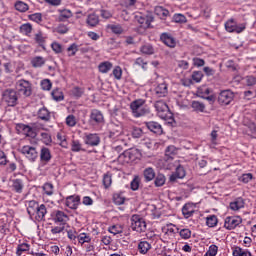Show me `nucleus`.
<instances>
[{"label": "nucleus", "mask_w": 256, "mask_h": 256, "mask_svg": "<svg viewBox=\"0 0 256 256\" xmlns=\"http://www.w3.org/2000/svg\"><path fill=\"white\" fill-rule=\"evenodd\" d=\"M130 228L136 233H145L147 231V222L139 215L134 214L130 218Z\"/></svg>", "instance_id": "7ed1b4c3"}, {"label": "nucleus", "mask_w": 256, "mask_h": 256, "mask_svg": "<svg viewBox=\"0 0 256 256\" xmlns=\"http://www.w3.org/2000/svg\"><path fill=\"white\" fill-rule=\"evenodd\" d=\"M243 223V219L241 216H228L224 220V227L228 231H232V229H236Z\"/></svg>", "instance_id": "1a4fd4ad"}, {"label": "nucleus", "mask_w": 256, "mask_h": 256, "mask_svg": "<svg viewBox=\"0 0 256 256\" xmlns=\"http://www.w3.org/2000/svg\"><path fill=\"white\" fill-rule=\"evenodd\" d=\"M225 29L228 33H243L245 29H247V25L245 23L238 24L234 19H230L225 23Z\"/></svg>", "instance_id": "0eeeda50"}, {"label": "nucleus", "mask_w": 256, "mask_h": 256, "mask_svg": "<svg viewBox=\"0 0 256 256\" xmlns=\"http://www.w3.org/2000/svg\"><path fill=\"white\" fill-rule=\"evenodd\" d=\"M143 175H144L145 181L149 183V181H153V179H155V170L151 167H148L144 170Z\"/></svg>", "instance_id": "f704fd0d"}, {"label": "nucleus", "mask_w": 256, "mask_h": 256, "mask_svg": "<svg viewBox=\"0 0 256 256\" xmlns=\"http://www.w3.org/2000/svg\"><path fill=\"white\" fill-rule=\"evenodd\" d=\"M31 249V245L27 243L18 244L16 248V256H21L23 253H27Z\"/></svg>", "instance_id": "7c9ffc66"}, {"label": "nucleus", "mask_w": 256, "mask_h": 256, "mask_svg": "<svg viewBox=\"0 0 256 256\" xmlns=\"http://www.w3.org/2000/svg\"><path fill=\"white\" fill-rule=\"evenodd\" d=\"M16 91L19 93V95H24V97H31V93H33L31 82L23 79L19 80L16 82Z\"/></svg>", "instance_id": "39448f33"}, {"label": "nucleus", "mask_w": 256, "mask_h": 256, "mask_svg": "<svg viewBox=\"0 0 256 256\" xmlns=\"http://www.w3.org/2000/svg\"><path fill=\"white\" fill-rule=\"evenodd\" d=\"M165 175L158 174L154 180L155 187H163L165 185Z\"/></svg>", "instance_id": "de8ad7c7"}, {"label": "nucleus", "mask_w": 256, "mask_h": 256, "mask_svg": "<svg viewBox=\"0 0 256 256\" xmlns=\"http://www.w3.org/2000/svg\"><path fill=\"white\" fill-rule=\"evenodd\" d=\"M229 207L231 211H240V209L245 208V200L242 197H238L230 202Z\"/></svg>", "instance_id": "6ab92c4d"}, {"label": "nucleus", "mask_w": 256, "mask_h": 256, "mask_svg": "<svg viewBox=\"0 0 256 256\" xmlns=\"http://www.w3.org/2000/svg\"><path fill=\"white\" fill-rule=\"evenodd\" d=\"M185 175H186L185 168H183V166L181 165H178L176 167L175 173H173L170 176V181H177V179H184Z\"/></svg>", "instance_id": "5701e85b"}, {"label": "nucleus", "mask_w": 256, "mask_h": 256, "mask_svg": "<svg viewBox=\"0 0 256 256\" xmlns=\"http://www.w3.org/2000/svg\"><path fill=\"white\" fill-rule=\"evenodd\" d=\"M2 99L3 102L8 105V107H15L19 98L17 97V91L8 89L4 91Z\"/></svg>", "instance_id": "6e6552de"}, {"label": "nucleus", "mask_w": 256, "mask_h": 256, "mask_svg": "<svg viewBox=\"0 0 256 256\" xmlns=\"http://www.w3.org/2000/svg\"><path fill=\"white\" fill-rule=\"evenodd\" d=\"M46 59L41 57V56H36L34 58H32L31 60V64H32V67H35V68H39V67H43L46 63Z\"/></svg>", "instance_id": "2f4dec72"}, {"label": "nucleus", "mask_w": 256, "mask_h": 256, "mask_svg": "<svg viewBox=\"0 0 256 256\" xmlns=\"http://www.w3.org/2000/svg\"><path fill=\"white\" fill-rule=\"evenodd\" d=\"M73 17V12L69 9L60 10L59 19L60 21H65V19H71Z\"/></svg>", "instance_id": "37998d69"}, {"label": "nucleus", "mask_w": 256, "mask_h": 256, "mask_svg": "<svg viewBox=\"0 0 256 256\" xmlns=\"http://www.w3.org/2000/svg\"><path fill=\"white\" fill-rule=\"evenodd\" d=\"M155 13L161 17V19H165V17H169V10L163 8L162 6H158L155 8Z\"/></svg>", "instance_id": "c03bdc74"}, {"label": "nucleus", "mask_w": 256, "mask_h": 256, "mask_svg": "<svg viewBox=\"0 0 256 256\" xmlns=\"http://www.w3.org/2000/svg\"><path fill=\"white\" fill-rule=\"evenodd\" d=\"M53 189H54L53 185L49 182L43 185V191L45 195H48V197H51V195H53Z\"/></svg>", "instance_id": "603ef678"}, {"label": "nucleus", "mask_w": 256, "mask_h": 256, "mask_svg": "<svg viewBox=\"0 0 256 256\" xmlns=\"http://www.w3.org/2000/svg\"><path fill=\"white\" fill-rule=\"evenodd\" d=\"M198 93H199L200 97L205 99V97H207V95L211 94V89L207 86H204V87H201L198 89Z\"/></svg>", "instance_id": "5fc2aeb1"}, {"label": "nucleus", "mask_w": 256, "mask_h": 256, "mask_svg": "<svg viewBox=\"0 0 256 256\" xmlns=\"http://www.w3.org/2000/svg\"><path fill=\"white\" fill-rule=\"evenodd\" d=\"M51 96L54 101H63V99H65L63 91H61V89L59 88L54 89L51 93Z\"/></svg>", "instance_id": "58836bf2"}, {"label": "nucleus", "mask_w": 256, "mask_h": 256, "mask_svg": "<svg viewBox=\"0 0 256 256\" xmlns=\"http://www.w3.org/2000/svg\"><path fill=\"white\" fill-rule=\"evenodd\" d=\"M109 137L111 139H117V141H125V132L123 131V124L112 123L110 124V134Z\"/></svg>", "instance_id": "20e7f679"}, {"label": "nucleus", "mask_w": 256, "mask_h": 256, "mask_svg": "<svg viewBox=\"0 0 256 256\" xmlns=\"http://www.w3.org/2000/svg\"><path fill=\"white\" fill-rule=\"evenodd\" d=\"M155 93L157 97H165V95L168 93L167 83L162 82L158 84L155 88Z\"/></svg>", "instance_id": "b1692460"}, {"label": "nucleus", "mask_w": 256, "mask_h": 256, "mask_svg": "<svg viewBox=\"0 0 256 256\" xmlns=\"http://www.w3.org/2000/svg\"><path fill=\"white\" fill-rule=\"evenodd\" d=\"M135 18L142 29H149L151 27V22L154 21L153 16H145L141 14L136 15Z\"/></svg>", "instance_id": "f8f14e48"}, {"label": "nucleus", "mask_w": 256, "mask_h": 256, "mask_svg": "<svg viewBox=\"0 0 256 256\" xmlns=\"http://www.w3.org/2000/svg\"><path fill=\"white\" fill-rule=\"evenodd\" d=\"M45 215H47V208L45 207V204H41L38 205L33 215V219L36 221H43V219H45Z\"/></svg>", "instance_id": "a211bd4d"}, {"label": "nucleus", "mask_w": 256, "mask_h": 256, "mask_svg": "<svg viewBox=\"0 0 256 256\" xmlns=\"http://www.w3.org/2000/svg\"><path fill=\"white\" fill-rule=\"evenodd\" d=\"M84 142L86 145H90V147H97L101 143V138L97 134H85Z\"/></svg>", "instance_id": "f3484780"}, {"label": "nucleus", "mask_w": 256, "mask_h": 256, "mask_svg": "<svg viewBox=\"0 0 256 256\" xmlns=\"http://www.w3.org/2000/svg\"><path fill=\"white\" fill-rule=\"evenodd\" d=\"M217 223H219V219L215 215H209L206 217V225L207 227L213 228L217 227Z\"/></svg>", "instance_id": "4c0bfd02"}, {"label": "nucleus", "mask_w": 256, "mask_h": 256, "mask_svg": "<svg viewBox=\"0 0 256 256\" xmlns=\"http://www.w3.org/2000/svg\"><path fill=\"white\" fill-rule=\"evenodd\" d=\"M83 247L88 255H95V244L93 242H88Z\"/></svg>", "instance_id": "8fccbe9b"}, {"label": "nucleus", "mask_w": 256, "mask_h": 256, "mask_svg": "<svg viewBox=\"0 0 256 256\" xmlns=\"http://www.w3.org/2000/svg\"><path fill=\"white\" fill-rule=\"evenodd\" d=\"M181 239H191V230L189 228H182L178 230Z\"/></svg>", "instance_id": "49530a36"}, {"label": "nucleus", "mask_w": 256, "mask_h": 256, "mask_svg": "<svg viewBox=\"0 0 256 256\" xmlns=\"http://www.w3.org/2000/svg\"><path fill=\"white\" fill-rule=\"evenodd\" d=\"M53 221L54 223H60V225H66L67 221H69V215L61 210H57L54 212Z\"/></svg>", "instance_id": "4468645a"}, {"label": "nucleus", "mask_w": 256, "mask_h": 256, "mask_svg": "<svg viewBox=\"0 0 256 256\" xmlns=\"http://www.w3.org/2000/svg\"><path fill=\"white\" fill-rule=\"evenodd\" d=\"M66 125H68V127H75L77 125V118H75L73 115L67 116Z\"/></svg>", "instance_id": "680f3d73"}, {"label": "nucleus", "mask_w": 256, "mask_h": 256, "mask_svg": "<svg viewBox=\"0 0 256 256\" xmlns=\"http://www.w3.org/2000/svg\"><path fill=\"white\" fill-rule=\"evenodd\" d=\"M40 159L45 163H49V161H51V151L49 150V148L44 147L41 149Z\"/></svg>", "instance_id": "473e14b6"}, {"label": "nucleus", "mask_w": 256, "mask_h": 256, "mask_svg": "<svg viewBox=\"0 0 256 256\" xmlns=\"http://www.w3.org/2000/svg\"><path fill=\"white\" fill-rule=\"evenodd\" d=\"M235 99V94L231 90H223L218 97L220 105H229Z\"/></svg>", "instance_id": "9d476101"}, {"label": "nucleus", "mask_w": 256, "mask_h": 256, "mask_svg": "<svg viewBox=\"0 0 256 256\" xmlns=\"http://www.w3.org/2000/svg\"><path fill=\"white\" fill-rule=\"evenodd\" d=\"M81 147V142H79V140L72 141L71 151H73L74 153H79V151H81Z\"/></svg>", "instance_id": "052dcab7"}, {"label": "nucleus", "mask_w": 256, "mask_h": 256, "mask_svg": "<svg viewBox=\"0 0 256 256\" xmlns=\"http://www.w3.org/2000/svg\"><path fill=\"white\" fill-rule=\"evenodd\" d=\"M146 127L149 129V131L155 133L156 135L163 134V127L158 122H147Z\"/></svg>", "instance_id": "4be33fe9"}, {"label": "nucleus", "mask_w": 256, "mask_h": 256, "mask_svg": "<svg viewBox=\"0 0 256 256\" xmlns=\"http://www.w3.org/2000/svg\"><path fill=\"white\" fill-rule=\"evenodd\" d=\"M80 203H81V197L79 195L68 196L65 201V205L69 209H77Z\"/></svg>", "instance_id": "dca6fc26"}, {"label": "nucleus", "mask_w": 256, "mask_h": 256, "mask_svg": "<svg viewBox=\"0 0 256 256\" xmlns=\"http://www.w3.org/2000/svg\"><path fill=\"white\" fill-rule=\"evenodd\" d=\"M247 133L252 139H256V124H250Z\"/></svg>", "instance_id": "338daca9"}, {"label": "nucleus", "mask_w": 256, "mask_h": 256, "mask_svg": "<svg viewBox=\"0 0 256 256\" xmlns=\"http://www.w3.org/2000/svg\"><path fill=\"white\" fill-rule=\"evenodd\" d=\"M78 242L82 245H86L87 243H91V236L87 233H80L77 236Z\"/></svg>", "instance_id": "a19ab883"}, {"label": "nucleus", "mask_w": 256, "mask_h": 256, "mask_svg": "<svg viewBox=\"0 0 256 256\" xmlns=\"http://www.w3.org/2000/svg\"><path fill=\"white\" fill-rule=\"evenodd\" d=\"M154 107L160 119H163L164 121H173V113H171L169 106L163 100L156 101Z\"/></svg>", "instance_id": "f03ea898"}, {"label": "nucleus", "mask_w": 256, "mask_h": 256, "mask_svg": "<svg viewBox=\"0 0 256 256\" xmlns=\"http://www.w3.org/2000/svg\"><path fill=\"white\" fill-rule=\"evenodd\" d=\"M197 209V205L194 203H186L183 207H182V215L184 217V219H189L190 217H193V215H195V210Z\"/></svg>", "instance_id": "ddd939ff"}, {"label": "nucleus", "mask_w": 256, "mask_h": 256, "mask_svg": "<svg viewBox=\"0 0 256 256\" xmlns=\"http://www.w3.org/2000/svg\"><path fill=\"white\" fill-rule=\"evenodd\" d=\"M20 153L30 161V163H35L39 158V152H37V148L31 145H25L20 149Z\"/></svg>", "instance_id": "423d86ee"}, {"label": "nucleus", "mask_w": 256, "mask_h": 256, "mask_svg": "<svg viewBox=\"0 0 256 256\" xmlns=\"http://www.w3.org/2000/svg\"><path fill=\"white\" fill-rule=\"evenodd\" d=\"M113 183V179L111 178V174H105L103 177V185L106 189H109L111 187V184Z\"/></svg>", "instance_id": "6e6d98bb"}, {"label": "nucleus", "mask_w": 256, "mask_h": 256, "mask_svg": "<svg viewBox=\"0 0 256 256\" xmlns=\"http://www.w3.org/2000/svg\"><path fill=\"white\" fill-rule=\"evenodd\" d=\"M16 131L18 135H25L26 137H36L35 130L29 125L25 124H16Z\"/></svg>", "instance_id": "9b49d317"}, {"label": "nucleus", "mask_w": 256, "mask_h": 256, "mask_svg": "<svg viewBox=\"0 0 256 256\" xmlns=\"http://www.w3.org/2000/svg\"><path fill=\"white\" fill-rule=\"evenodd\" d=\"M13 189L16 193H21V191H23V182L20 179L14 180Z\"/></svg>", "instance_id": "864d4df0"}, {"label": "nucleus", "mask_w": 256, "mask_h": 256, "mask_svg": "<svg viewBox=\"0 0 256 256\" xmlns=\"http://www.w3.org/2000/svg\"><path fill=\"white\" fill-rule=\"evenodd\" d=\"M86 23L90 27H97V25H99V16H97V14L88 15Z\"/></svg>", "instance_id": "72a5a7b5"}, {"label": "nucleus", "mask_w": 256, "mask_h": 256, "mask_svg": "<svg viewBox=\"0 0 256 256\" xmlns=\"http://www.w3.org/2000/svg\"><path fill=\"white\" fill-rule=\"evenodd\" d=\"M160 40L166 44L167 47L173 48L175 45H177V42L175 41V38L171 36L169 33H162L160 36Z\"/></svg>", "instance_id": "412c9836"}, {"label": "nucleus", "mask_w": 256, "mask_h": 256, "mask_svg": "<svg viewBox=\"0 0 256 256\" xmlns=\"http://www.w3.org/2000/svg\"><path fill=\"white\" fill-rule=\"evenodd\" d=\"M111 69H113V63L109 61L101 62L98 65V71L103 74H107Z\"/></svg>", "instance_id": "bb28decb"}, {"label": "nucleus", "mask_w": 256, "mask_h": 256, "mask_svg": "<svg viewBox=\"0 0 256 256\" xmlns=\"http://www.w3.org/2000/svg\"><path fill=\"white\" fill-rule=\"evenodd\" d=\"M140 53L143 55H153V53H155V49L151 44H144L140 47Z\"/></svg>", "instance_id": "e433bc0d"}, {"label": "nucleus", "mask_w": 256, "mask_h": 256, "mask_svg": "<svg viewBox=\"0 0 256 256\" xmlns=\"http://www.w3.org/2000/svg\"><path fill=\"white\" fill-rule=\"evenodd\" d=\"M38 119H41L42 121H49V119H51V113H49L47 108H41L38 111Z\"/></svg>", "instance_id": "c9c22d12"}, {"label": "nucleus", "mask_w": 256, "mask_h": 256, "mask_svg": "<svg viewBox=\"0 0 256 256\" xmlns=\"http://www.w3.org/2000/svg\"><path fill=\"white\" fill-rule=\"evenodd\" d=\"M26 206L28 215L31 217V219H33V215H35L39 203H37V201L35 200H30L27 202Z\"/></svg>", "instance_id": "393cba45"}, {"label": "nucleus", "mask_w": 256, "mask_h": 256, "mask_svg": "<svg viewBox=\"0 0 256 256\" xmlns=\"http://www.w3.org/2000/svg\"><path fill=\"white\" fill-rule=\"evenodd\" d=\"M134 64L144 69V71H147V61L145 59L139 57L135 60Z\"/></svg>", "instance_id": "13d9d810"}, {"label": "nucleus", "mask_w": 256, "mask_h": 256, "mask_svg": "<svg viewBox=\"0 0 256 256\" xmlns=\"http://www.w3.org/2000/svg\"><path fill=\"white\" fill-rule=\"evenodd\" d=\"M150 249H151V244L149 242L144 240L138 243V251L140 255H147Z\"/></svg>", "instance_id": "a878e982"}, {"label": "nucleus", "mask_w": 256, "mask_h": 256, "mask_svg": "<svg viewBox=\"0 0 256 256\" xmlns=\"http://www.w3.org/2000/svg\"><path fill=\"white\" fill-rule=\"evenodd\" d=\"M173 21L175 23H187V17L183 14H174Z\"/></svg>", "instance_id": "bf43d9fd"}, {"label": "nucleus", "mask_w": 256, "mask_h": 256, "mask_svg": "<svg viewBox=\"0 0 256 256\" xmlns=\"http://www.w3.org/2000/svg\"><path fill=\"white\" fill-rule=\"evenodd\" d=\"M217 251H219V247H217V245H211L206 252V256H216Z\"/></svg>", "instance_id": "69168bd1"}, {"label": "nucleus", "mask_w": 256, "mask_h": 256, "mask_svg": "<svg viewBox=\"0 0 256 256\" xmlns=\"http://www.w3.org/2000/svg\"><path fill=\"white\" fill-rule=\"evenodd\" d=\"M252 179H253V174L246 173L240 176L239 181H241L242 183H249V181H251Z\"/></svg>", "instance_id": "774afa93"}, {"label": "nucleus", "mask_w": 256, "mask_h": 256, "mask_svg": "<svg viewBox=\"0 0 256 256\" xmlns=\"http://www.w3.org/2000/svg\"><path fill=\"white\" fill-rule=\"evenodd\" d=\"M108 29H111L112 33H115V35H121V33H123V27H121L120 24L108 25Z\"/></svg>", "instance_id": "09e8293b"}, {"label": "nucleus", "mask_w": 256, "mask_h": 256, "mask_svg": "<svg viewBox=\"0 0 256 256\" xmlns=\"http://www.w3.org/2000/svg\"><path fill=\"white\" fill-rule=\"evenodd\" d=\"M165 155H166V157H168V159H173V157H175V155H177V148L173 145L168 146L166 148Z\"/></svg>", "instance_id": "a18cd8bd"}, {"label": "nucleus", "mask_w": 256, "mask_h": 256, "mask_svg": "<svg viewBox=\"0 0 256 256\" xmlns=\"http://www.w3.org/2000/svg\"><path fill=\"white\" fill-rule=\"evenodd\" d=\"M130 109L135 117H144V115H148L151 112L149 106L145 104V100L143 99H137L131 102Z\"/></svg>", "instance_id": "f257e3e1"}, {"label": "nucleus", "mask_w": 256, "mask_h": 256, "mask_svg": "<svg viewBox=\"0 0 256 256\" xmlns=\"http://www.w3.org/2000/svg\"><path fill=\"white\" fill-rule=\"evenodd\" d=\"M90 121L99 125L105 121V118L103 117V113H101V111L94 109L91 111Z\"/></svg>", "instance_id": "aec40b11"}, {"label": "nucleus", "mask_w": 256, "mask_h": 256, "mask_svg": "<svg viewBox=\"0 0 256 256\" xmlns=\"http://www.w3.org/2000/svg\"><path fill=\"white\" fill-rule=\"evenodd\" d=\"M233 256H251V252L247 249H243L239 246H235L232 250Z\"/></svg>", "instance_id": "cd10ccee"}, {"label": "nucleus", "mask_w": 256, "mask_h": 256, "mask_svg": "<svg viewBox=\"0 0 256 256\" xmlns=\"http://www.w3.org/2000/svg\"><path fill=\"white\" fill-rule=\"evenodd\" d=\"M203 79V72L201 71H194L192 74V80L195 81V83H201V80Z\"/></svg>", "instance_id": "e2e57ef3"}, {"label": "nucleus", "mask_w": 256, "mask_h": 256, "mask_svg": "<svg viewBox=\"0 0 256 256\" xmlns=\"http://www.w3.org/2000/svg\"><path fill=\"white\" fill-rule=\"evenodd\" d=\"M124 157L128 159V161H137V159H141V150L137 148L126 150L124 151Z\"/></svg>", "instance_id": "2eb2a0df"}, {"label": "nucleus", "mask_w": 256, "mask_h": 256, "mask_svg": "<svg viewBox=\"0 0 256 256\" xmlns=\"http://www.w3.org/2000/svg\"><path fill=\"white\" fill-rule=\"evenodd\" d=\"M14 7L16 11H19L20 13H25L26 11H29V5H27V3L23 1H17Z\"/></svg>", "instance_id": "ea45409f"}, {"label": "nucleus", "mask_w": 256, "mask_h": 256, "mask_svg": "<svg viewBox=\"0 0 256 256\" xmlns=\"http://www.w3.org/2000/svg\"><path fill=\"white\" fill-rule=\"evenodd\" d=\"M40 137H41V141H43L45 145H49V143H51V135L49 133L41 132Z\"/></svg>", "instance_id": "0e129e2a"}, {"label": "nucleus", "mask_w": 256, "mask_h": 256, "mask_svg": "<svg viewBox=\"0 0 256 256\" xmlns=\"http://www.w3.org/2000/svg\"><path fill=\"white\" fill-rule=\"evenodd\" d=\"M56 33H59L60 35H65V33H68L69 31V27H67V25L65 24H59L56 29H55Z\"/></svg>", "instance_id": "4d7b16f0"}, {"label": "nucleus", "mask_w": 256, "mask_h": 256, "mask_svg": "<svg viewBox=\"0 0 256 256\" xmlns=\"http://www.w3.org/2000/svg\"><path fill=\"white\" fill-rule=\"evenodd\" d=\"M31 31H33V26L29 23L20 26V32L23 33V35H29Z\"/></svg>", "instance_id": "3c124183"}, {"label": "nucleus", "mask_w": 256, "mask_h": 256, "mask_svg": "<svg viewBox=\"0 0 256 256\" xmlns=\"http://www.w3.org/2000/svg\"><path fill=\"white\" fill-rule=\"evenodd\" d=\"M108 231L109 233H112V235H119L123 233V225L115 224L113 226H110Z\"/></svg>", "instance_id": "79ce46f5"}, {"label": "nucleus", "mask_w": 256, "mask_h": 256, "mask_svg": "<svg viewBox=\"0 0 256 256\" xmlns=\"http://www.w3.org/2000/svg\"><path fill=\"white\" fill-rule=\"evenodd\" d=\"M191 107L196 113H205V104L200 101H192Z\"/></svg>", "instance_id": "c756f323"}, {"label": "nucleus", "mask_w": 256, "mask_h": 256, "mask_svg": "<svg viewBox=\"0 0 256 256\" xmlns=\"http://www.w3.org/2000/svg\"><path fill=\"white\" fill-rule=\"evenodd\" d=\"M126 199L125 194L122 192H116L113 195V203H115V205H123Z\"/></svg>", "instance_id": "c85d7f7f"}]
</instances>
